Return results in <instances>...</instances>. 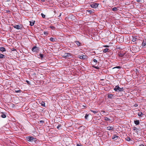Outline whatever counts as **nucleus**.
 <instances>
[{
	"mask_svg": "<svg viewBox=\"0 0 146 146\" xmlns=\"http://www.w3.org/2000/svg\"><path fill=\"white\" fill-rule=\"evenodd\" d=\"M27 140L29 141L33 142L36 141V139L32 137H26Z\"/></svg>",
	"mask_w": 146,
	"mask_h": 146,
	"instance_id": "f257e3e1",
	"label": "nucleus"
},
{
	"mask_svg": "<svg viewBox=\"0 0 146 146\" xmlns=\"http://www.w3.org/2000/svg\"><path fill=\"white\" fill-rule=\"evenodd\" d=\"M114 90L115 91L117 92H121L123 90V88H120L118 86H115Z\"/></svg>",
	"mask_w": 146,
	"mask_h": 146,
	"instance_id": "f03ea898",
	"label": "nucleus"
},
{
	"mask_svg": "<svg viewBox=\"0 0 146 146\" xmlns=\"http://www.w3.org/2000/svg\"><path fill=\"white\" fill-rule=\"evenodd\" d=\"M39 50V49L38 47L36 46H35L33 47L32 49V50L33 52H37Z\"/></svg>",
	"mask_w": 146,
	"mask_h": 146,
	"instance_id": "7ed1b4c3",
	"label": "nucleus"
},
{
	"mask_svg": "<svg viewBox=\"0 0 146 146\" xmlns=\"http://www.w3.org/2000/svg\"><path fill=\"white\" fill-rule=\"evenodd\" d=\"M98 4L97 3L91 5V7H92L94 8H97V7H98Z\"/></svg>",
	"mask_w": 146,
	"mask_h": 146,
	"instance_id": "20e7f679",
	"label": "nucleus"
},
{
	"mask_svg": "<svg viewBox=\"0 0 146 146\" xmlns=\"http://www.w3.org/2000/svg\"><path fill=\"white\" fill-rule=\"evenodd\" d=\"M137 40V37L136 36H132V40L133 42H135Z\"/></svg>",
	"mask_w": 146,
	"mask_h": 146,
	"instance_id": "39448f33",
	"label": "nucleus"
},
{
	"mask_svg": "<svg viewBox=\"0 0 146 146\" xmlns=\"http://www.w3.org/2000/svg\"><path fill=\"white\" fill-rule=\"evenodd\" d=\"M13 27L17 29H21V27L18 25H15L13 26Z\"/></svg>",
	"mask_w": 146,
	"mask_h": 146,
	"instance_id": "423d86ee",
	"label": "nucleus"
},
{
	"mask_svg": "<svg viewBox=\"0 0 146 146\" xmlns=\"http://www.w3.org/2000/svg\"><path fill=\"white\" fill-rule=\"evenodd\" d=\"M110 50L108 48H105L103 49V52L104 53H106L110 52Z\"/></svg>",
	"mask_w": 146,
	"mask_h": 146,
	"instance_id": "0eeeda50",
	"label": "nucleus"
},
{
	"mask_svg": "<svg viewBox=\"0 0 146 146\" xmlns=\"http://www.w3.org/2000/svg\"><path fill=\"white\" fill-rule=\"evenodd\" d=\"M118 137H119L118 136L114 135L113 136L112 138L114 140V141H115L117 139Z\"/></svg>",
	"mask_w": 146,
	"mask_h": 146,
	"instance_id": "6e6552de",
	"label": "nucleus"
},
{
	"mask_svg": "<svg viewBox=\"0 0 146 146\" xmlns=\"http://www.w3.org/2000/svg\"><path fill=\"white\" fill-rule=\"evenodd\" d=\"M113 129V127L112 126H108L107 127V129L108 130H112Z\"/></svg>",
	"mask_w": 146,
	"mask_h": 146,
	"instance_id": "1a4fd4ad",
	"label": "nucleus"
},
{
	"mask_svg": "<svg viewBox=\"0 0 146 146\" xmlns=\"http://www.w3.org/2000/svg\"><path fill=\"white\" fill-rule=\"evenodd\" d=\"M0 50L2 52L6 51V49L5 48L3 47H0Z\"/></svg>",
	"mask_w": 146,
	"mask_h": 146,
	"instance_id": "9d476101",
	"label": "nucleus"
},
{
	"mask_svg": "<svg viewBox=\"0 0 146 146\" xmlns=\"http://www.w3.org/2000/svg\"><path fill=\"white\" fill-rule=\"evenodd\" d=\"M142 44L143 46H145L146 45V39L143 40L142 43Z\"/></svg>",
	"mask_w": 146,
	"mask_h": 146,
	"instance_id": "9b49d317",
	"label": "nucleus"
},
{
	"mask_svg": "<svg viewBox=\"0 0 146 146\" xmlns=\"http://www.w3.org/2000/svg\"><path fill=\"white\" fill-rule=\"evenodd\" d=\"M134 123L136 125H138L139 123V120H134Z\"/></svg>",
	"mask_w": 146,
	"mask_h": 146,
	"instance_id": "f8f14e48",
	"label": "nucleus"
},
{
	"mask_svg": "<svg viewBox=\"0 0 146 146\" xmlns=\"http://www.w3.org/2000/svg\"><path fill=\"white\" fill-rule=\"evenodd\" d=\"M114 95V94H109L108 95V98H109L110 99H112V98L113 97V96Z\"/></svg>",
	"mask_w": 146,
	"mask_h": 146,
	"instance_id": "ddd939ff",
	"label": "nucleus"
},
{
	"mask_svg": "<svg viewBox=\"0 0 146 146\" xmlns=\"http://www.w3.org/2000/svg\"><path fill=\"white\" fill-rule=\"evenodd\" d=\"M75 42L76 44L78 46H80L81 43L78 41H75Z\"/></svg>",
	"mask_w": 146,
	"mask_h": 146,
	"instance_id": "4468645a",
	"label": "nucleus"
},
{
	"mask_svg": "<svg viewBox=\"0 0 146 146\" xmlns=\"http://www.w3.org/2000/svg\"><path fill=\"white\" fill-rule=\"evenodd\" d=\"M70 55V53H65L64 55V57H67L68 56H69Z\"/></svg>",
	"mask_w": 146,
	"mask_h": 146,
	"instance_id": "2eb2a0df",
	"label": "nucleus"
},
{
	"mask_svg": "<svg viewBox=\"0 0 146 146\" xmlns=\"http://www.w3.org/2000/svg\"><path fill=\"white\" fill-rule=\"evenodd\" d=\"M38 57L39 58H42L43 57V55L42 54L40 53L39 55H38Z\"/></svg>",
	"mask_w": 146,
	"mask_h": 146,
	"instance_id": "dca6fc26",
	"label": "nucleus"
},
{
	"mask_svg": "<svg viewBox=\"0 0 146 146\" xmlns=\"http://www.w3.org/2000/svg\"><path fill=\"white\" fill-rule=\"evenodd\" d=\"M56 39L52 37H51L50 38V40L51 41L54 42L56 41Z\"/></svg>",
	"mask_w": 146,
	"mask_h": 146,
	"instance_id": "f3484780",
	"label": "nucleus"
},
{
	"mask_svg": "<svg viewBox=\"0 0 146 146\" xmlns=\"http://www.w3.org/2000/svg\"><path fill=\"white\" fill-rule=\"evenodd\" d=\"M104 118H105L104 119H105V120H106V121H108L109 122H110L111 121V120H110V119H109L108 117H104Z\"/></svg>",
	"mask_w": 146,
	"mask_h": 146,
	"instance_id": "a211bd4d",
	"label": "nucleus"
},
{
	"mask_svg": "<svg viewBox=\"0 0 146 146\" xmlns=\"http://www.w3.org/2000/svg\"><path fill=\"white\" fill-rule=\"evenodd\" d=\"M3 58H5V55L3 54H0V58L2 59Z\"/></svg>",
	"mask_w": 146,
	"mask_h": 146,
	"instance_id": "6ab92c4d",
	"label": "nucleus"
},
{
	"mask_svg": "<svg viewBox=\"0 0 146 146\" xmlns=\"http://www.w3.org/2000/svg\"><path fill=\"white\" fill-rule=\"evenodd\" d=\"M143 114L141 112H139L138 113V115L139 116V117H142V115H143Z\"/></svg>",
	"mask_w": 146,
	"mask_h": 146,
	"instance_id": "aec40b11",
	"label": "nucleus"
},
{
	"mask_svg": "<svg viewBox=\"0 0 146 146\" xmlns=\"http://www.w3.org/2000/svg\"><path fill=\"white\" fill-rule=\"evenodd\" d=\"M84 55H83V56L79 55L78 56V57L80 59H83L84 58Z\"/></svg>",
	"mask_w": 146,
	"mask_h": 146,
	"instance_id": "412c9836",
	"label": "nucleus"
},
{
	"mask_svg": "<svg viewBox=\"0 0 146 146\" xmlns=\"http://www.w3.org/2000/svg\"><path fill=\"white\" fill-rule=\"evenodd\" d=\"M30 25L31 26H33L35 23V21H33L32 22L30 21Z\"/></svg>",
	"mask_w": 146,
	"mask_h": 146,
	"instance_id": "4be33fe9",
	"label": "nucleus"
},
{
	"mask_svg": "<svg viewBox=\"0 0 146 146\" xmlns=\"http://www.w3.org/2000/svg\"><path fill=\"white\" fill-rule=\"evenodd\" d=\"M112 10L113 11H116L118 10V9L117 7H115L113 8L112 9Z\"/></svg>",
	"mask_w": 146,
	"mask_h": 146,
	"instance_id": "5701e85b",
	"label": "nucleus"
},
{
	"mask_svg": "<svg viewBox=\"0 0 146 146\" xmlns=\"http://www.w3.org/2000/svg\"><path fill=\"white\" fill-rule=\"evenodd\" d=\"M125 140L127 141H129L131 140V138L129 137H127L125 138Z\"/></svg>",
	"mask_w": 146,
	"mask_h": 146,
	"instance_id": "b1692460",
	"label": "nucleus"
},
{
	"mask_svg": "<svg viewBox=\"0 0 146 146\" xmlns=\"http://www.w3.org/2000/svg\"><path fill=\"white\" fill-rule=\"evenodd\" d=\"M41 106L44 107H45V103L44 102H42L41 103Z\"/></svg>",
	"mask_w": 146,
	"mask_h": 146,
	"instance_id": "393cba45",
	"label": "nucleus"
},
{
	"mask_svg": "<svg viewBox=\"0 0 146 146\" xmlns=\"http://www.w3.org/2000/svg\"><path fill=\"white\" fill-rule=\"evenodd\" d=\"M90 111L92 112H93V113H96L98 112L97 111H93L92 110H91Z\"/></svg>",
	"mask_w": 146,
	"mask_h": 146,
	"instance_id": "a878e982",
	"label": "nucleus"
},
{
	"mask_svg": "<svg viewBox=\"0 0 146 146\" xmlns=\"http://www.w3.org/2000/svg\"><path fill=\"white\" fill-rule=\"evenodd\" d=\"M1 117L3 118H5L6 117V115L4 114H3L1 115Z\"/></svg>",
	"mask_w": 146,
	"mask_h": 146,
	"instance_id": "bb28decb",
	"label": "nucleus"
},
{
	"mask_svg": "<svg viewBox=\"0 0 146 146\" xmlns=\"http://www.w3.org/2000/svg\"><path fill=\"white\" fill-rule=\"evenodd\" d=\"M41 15L42 17L43 18H45V15H44V14H43L42 13L41 14Z\"/></svg>",
	"mask_w": 146,
	"mask_h": 146,
	"instance_id": "cd10ccee",
	"label": "nucleus"
},
{
	"mask_svg": "<svg viewBox=\"0 0 146 146\" xmlns=\"http://www.w3.org/2000/svg\"><path fill=\"white\" fill-rule=\"evenodd\" d=\"M50 28H51L52 30H54V29L55 28L54 26H50Z\"/></svg>",
	"mask_w": 146,
	"mask_h": 146,
	"instance_id": "c85d7f7f",
	"label": "nucleus"
},
{
	"mask_svg": "<svg viewBox=\"0 0 146 146\" xmlns=\"http://www.w3.org/2000/svg\"><path fill=\"white\" fill-rule=\"evenodd\" d=\"M87 11L90 14H91L92 13V11L90 10H87Z\"/></svg>",
	"mask_w": 146,
	"mask_h": 146,
	"instance_id": "c756f323",
	"label": "nucleus"
},
{
	"mask_svg": "<svg viewBox=\"0 0 146 146\" xmlns=\"http://www.w3.org/2000/svg\"><path fill=\"white\" fill-rule=\"evenodd\" d=\"M61 125H58L57 127V128L58 129H60V127H61Z\"/></svg>",
	"mask_w": 146,
	"mask_h": 146,
	"instance_id": "7c9ffc66",
	"label": "nucleus"
},
{
	"mask_svg": "<svg viewBox=\"0 0 146 146\" xmlns=\"http://www.w3.org/2000/svg\"><path fill=\"white\" fill-rule=\"evenodd\" d=\"M121 68V67L120 66H116L114 68H113V69H114V68Z\"/></svg>",
	"mask_w": 146,
	"mask_h": 146,
	"instance_id": "2f4dec72",
	"label": "nucleus"
},
{
	"mask_svg": "<svg viewBox=\"0 0 146 146\" xmlns=\"http://www.w3.org/2000/svg\"><path fill=\"white\" fill-rule=\"evenodd\" d=\"M93 62L95 63H97V60L96 59H94L93 60Z\"/></svg>",
	"mask_w": 146,
	"mask_h": 146,
	"instance_id": "473e14b6",
	"label": "nucleus"
},
{
	"mask_svg": "<svg viewBox=\"0 0 146 146\" xmlns=\"http://www.w3.org/2000/svg\"><path fill=\"white\" fill-rule=\"evenodd\" d=\"M21 91L20 90H15V92L17 93H19L21 92Z\"/></svg>",
	"mask_w": 146,
	"mask_h": 146,
	"instance_id": "72a5a7b5",
	"label": "nucleus"
},
{
	"mask_svg": "<svg viewBox=\"0 0 146 146\" xmlns=\"http://www.w3.org/2000/svg\"><path fill=\"white\" fill-rule=\"evenodd\" d=\"M88 115L86 114L85 116V119H87V117H88Z\"/></svg>",
	"mask_w": 146,
	"mask_h": 146,
	"instance_id": "f704fd0d",
	"label": "nucleus"
},
{
	"mask_svg": "<svg viewBox=\"0 0 146 146\" xmlns=\"http://www.w3.org/2000/svg\"><path fill=\"white\" fill-rule=\"evenodd\" d=\"M44 122V121L42 120H40V123L41 124H42Z\"/></svg>",
	"mask_w": 146,
	"mask_h": 146,
	"instance_id": "c9c22d12",
	"label": "nucleus"
},
{
	"mask_svg": "<svg viewBox=\"0 0 146 146\" xmlns=\"http://www.w3.org/2000/svg\"><path fill=\"white\" fill-rule=\"evenodd\" d=\"M44 34L45 35H47L48 34V33L46 32H44Z\"/></svg>",
	"mask_w": 146,
	"mask_h": 146,
	"instance_id": "e433bc0d",
	"label": "nucleus"
},
{
	"mask_svg": "<svg viewBox=\"0 0 146 146\" xmlns=\"http://www.w3.org/2000/svg\"><path fill=\"white\" fill-rule=\"evenodd\" d=\"M133 129L134 131H135V130H136L137 129V128H136V127H133Z\"/></svg>",
	"mask_w": 146,
	"mask_h": 146,
	"instance_id": "4c0bfd02",
	"label": "nucleus"
},
{
	"mask_svg": "<svg viewBox=\"0 0 146 146\" xmlns=\"http://www.w3.org/2000/svg\"><path fill=\"white\" fill-rule=\"evenodd\" d=\"M103 46L104 47H109V46L108 45H104Z\"/></svg>",
	"mask_w": 146,
	"mask_h": 146,
	"instance_id": "58836bf2",
	"label": "nucleus"
},
{
	"mask_svg": "<svg viewBox=\"0 0 146 146\" xmlns=\"http://www.w3.org/2000/svg\"><path fill=\"white\" fill-rule=\"evenodd\" d=\"M6 11L8 13H9L10 12V11L9 10H6Z\"/></svg>",
	"mask_w": 146,
	"mask_h": 146,
	"instance_id": "ea45409f",
	"label": "nucleus"
},
{
	"mask_svg": "<svg viewBox=\"0 0 146 146\" xmlns=\"http://www.w3.org/2000/svg\"><path fill=\"white\" fill-rule=\"evenodd\" d=\"M26 82L28 84H30V82L29 81L26 80Z\"/></svg>",
	"mask_w": 146,
	"mask_h": 146,
	"instance_id": "a19ab883",
	"label": "nucleus"
},
{
	"mask_svg": "<svg viewBox=\"0 0 146 146\" xmlns=\"http://www.w3.org/2000/svg\"><path fill=\"white\" fill-rule=\"evenodd\" d=\"M94 68H96V69H98L99 68L98 67V66H94Z\"/></svg>",
	"mask_w": 146,
	"mask_h": 146,
	"instance_id": "79ce46f5",
	"label": "nucleus"
},
{
	"mask_svg": "<svg viewBox=\"0 0 146 146\" xmlns=\"http://www.w3.org/2000/svg\"><path fill=\"white\" fill-rule=\"evenodd\" d=\"M141 0H137V2H141Z\"/></svg>",
	"mask_w": 146,
	"mask_h": 146,
	"instance_id": "37998d69",
	"label": "nucleus"
},
{
	"mask_svg": "<svg viewBox=\"0 0 146 146\" xmlns=\"http://www.w3.org/2000/svg\"><path fill=\"white\" fill-rule=\"evenodd\" d=\"M77 146H82V145H80L79 144H77Z\"/></svg>",
	"mask_w": 146,
	"mask_h": 146,
	"instance_id": "c03bdc74",
	"label": "nucleus"
},
{
	"mask_svg": "<svg viewBox=\"0 0 146 146\" xmlns=\"http://www.w3.org/2000/svg\"><path fill=\"white\" fill-rule=\"evenodd\" d=\"M139 146H144V145L143 144H141Z\"/></svg>",
	"mask_w": 146,
	"mask_h": 146,
	"instance_id": "a18cd8bd",
	"label": "nucleus"
},
{
	"mask_svg": "<svg viewBox=\"0 0 146 146\" xmlns=\"http://www.w3.org/2000/svg\"><path fill=\"white\" fill-rule=\"evenodd\" d=\"M41 0L43 2H44L45 1V0Z\"/></svg>",
	"mask_w": 146,
	"mask_h": 146,
	"instance_id": "49530a36",
	"label": "nucleus"
},
{
	"mask_svg": "<svg viewBox=\"0 0 146 146\" xmlns=\"http://www.w3.org/2000/svg\"><path fill=\"white\" fill-rule=\"evenodd\" d=\"M123 56V54H121V57H122V56Z\"/></svg>",
	"mask_w": 146,
	"mask_h": 146,
	"instance_id": "de8ad7c7",
	"label": "nucleus"
},
{
	"mask_svg": "<svg viewBox=\"0 0 146 146\" xmlns=\"http://www.w3.org/2000/svg\"><path fill=\"white\" fill-rule=\"evenodd\" d=\"M137 106V105H136V104H135V106Z\"/></svg>",
	"mask_w": 146,
	"mask_h": 146,
	"instance_id": "09e8293b",
	"label": "nucleus"
},
{
	"mask_svg": "<svg viewBox=\"0 0 146 146\" xmlns=\"http://www.w3.org/2000/svg\"><path fill=\"white\" fill-rule=\"evenodd\" d=\"M103 112H105V111H103Z\"/></svg>",
	"mask_w": 146,
	"mask_h": 146,
	"instance_id": "8fccbe9b",
	"label": "nucleus"
}]
</instances>
